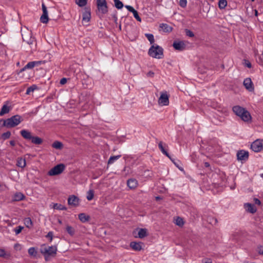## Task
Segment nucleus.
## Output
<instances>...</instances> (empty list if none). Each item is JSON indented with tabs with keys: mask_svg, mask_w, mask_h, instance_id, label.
Here are the masks:
<instances>
[{
	"mask_svg": "<svg viewBox=\"0 0 263 263\" xmlns=\"http://www.w3.org/2000/svg\"><path fill=\"white\" fill-rule=\"evenodd\" d=\"M54 208L55 209L59 210H66L67 208L64 205H63L61 204L56 203L54 205Z\"/></svg>",
	"mask_w": 263,
	"mask_h": 263,
	"instance_id": "obj_42",
	"label": "nucleus"
},
{
	"mask_svg": "<svg viewBox=\"0 0 263 263\" xmlns=\"http://www.w3.org/2000/svg\"><path fill=\"white\" fill-rule=\"evenodd\" d=\"M91 12L90 8L86 7L84 9L82 14V23L83 25H87L90 20Z\"/></svg>",
	"mask_w": 263,
	"mask_h": 263,
	"instance_id": "obj_8",
	"label": "nucleus"
},
{
	"mask_svg": "<svg viewBox=\"0 0 263 263\" xmlns=\"http://www.w3.org/2000/svg\"><path fill=\"white\" fill-rule=\"evenodd\" d=\"M116 109H122L125 108V101L123 100H116V103L114 104Z\"/></svg>",
	"mask_w": 263,
	"mask_h": 263,
	"instance_id": "obj_17",
	"label": "nucleus"
},
{
	"mask_svg": "<svg viewBox=\"0 0 263 263\" xmlns=\"http://www.w3.org/2000/svg\"><path fill=\"white\" fill-rule=\"evenodd\" d=\"M41 253L44 255L45 260H48L49 256H55L57 252L56 246H47L45 244L41 246L40 249Z\"/></svg>",
	"mask_w": 263,
	"mask_h": 263,
	"instance_id": "obj_2",
	"label": "nucleus"
},
{
	"mask_svg": "<svg viewBox=\"0 0 263 263\" xmlns=\"http://www.w3.org/2000/svg\"><path fill=\"white\" fill-rule=\"evenodd\" d=\"M37 89V86L36 85H32L29 88H28L26 91V94H30V92H33V91Z\"/></svg>",
	"mask_w": 263,
	"mask_h": 263,
	"instance_id": "obj_45",
	"label": "nucleus"
},
{
	"mask_svg": "<svg viewBox=\"0 0 263 263\" xmlns=\"http://www.w3.org/2000/svg\"><path fill=\"white\" fill-rule=\"evenodd\" d=\"M257 252L259 254L263 255V246H258L257 247Z\"/></svg>",
	"mask_w": 263,
	"mask_h": 263,
	"instance_id": "obj_53",
	"label": "nucleus"
},
{
	"mask_svg": "<svg viewBox=\"0 0 263 263\" xmlns=\"http://www.w3.org/2000/svg\"><path fill=\"white\" fill-rule=\"evenodd\" d=\"M227 5V1L226 0H220L218 6L220 9H224Z\"/></svg>",
	"mask_w": 263,
	"mask_h": 263,
	"instance_id": "obj_39",
	"label": "nucleus"
},
{
	"mask_svg": "<svg viewBox=\"0 0 263 263\" xmlns=\"http://www.w3.org/2000/svg\"><path fill=\"white\" fill-rule=\"evenodd\" d=\"M89 216L86 215L85 213H80L79 214V218L82 222H85L89 220Z\"/></svg>",
	"mask_w": 263,
	"mask_h": 263,
	"instance_id": "obj_26",
	"label": "nucleus"
},
{
	"mask_svg": "<svg viewBox=\"0 0 263 263\" xmlns=\"http://www.w3.org/2000/svg\"><path fill=\"white\" fill-rule=\"evenodd\" d=\"M204 167H205L209 168V167H210V163H209V162H205L204 163Z\"/></svg>",
	"mask_w": 263,
	"mask_h": 263,
	"instance_id": "obj_59",
	"label": "nucleus"
},
{
	"mask_svg": "<svg viewBox=\"0 0 263 263\" xmlns=\"http://www.w3.org/2000/svg\"><path fill=\"white\" fill-rule=\"evenodd\" d=\"M21 135L27 140H30L32 138V133L28 130L23 129L20 131Z\"/></svg>",
	"mask_w": 263,
	"mask_h": 263,
	"instance_id": "obj_14",
	"label": "nucleus"
},
{
	"mask_svg": "<svg viewBox=\"0 0 263 263\" xmlns=\"http://www.w3.org/2000/svg\"><path fill=\"white\" fill-rule=\"evenodd\" d=\"M185 32L187 36L191 37L194 36V34L192 31L186 29L185 30Z\"/></svg>",
	"mask_w": 263,
	"mask_h": 263,
	"instance_id": "obj_49",
	"label": "nucleus"
},
{
	"mask_svg": "<svg viewBox=\"0 0 263 263\" xmlns=\"http://www.w3.org/2000/svg\"><path fill=\"white\" fill-rule=\"evenodd\" d=\"M121 157V155H117V156H111L108 160L107 164H111L114 163V162L119 159Z\"/></svg>",
	"mask_w": 263,
	"mask_h": 263,
	"instance_id": "obj_30",
	"label": "nucleus"
},
{
	"mask_svg": "<svg viewBox=\"0 0 263 263\" xmlns=\"http://www.w3.org/2000/svg\"><path fill=\"white\" fill-rule=\"evenodd\" d=\"M146 75L148 77L153 78L154 76V72L152 71H150L146 74Z\"/></svg>",
	"mask_w": 263,
	"mask_h": 263,
	"instance_id": "obj_56",
	"label": "nucleus"
},
{
	"mask_svg": "<svg viewBox=\"0 0 263 263\" xmlns=\"http://www.w3.org/2000/svg\"><path fill=\"white\" fill-rule=\"evenodd\" d=\"M125 8L130 12L133 13L135 18L139 22L141 21L140 17L139 16L138 12L134 8L129 5H126Z\"/></svg>",
	"mask_w": 263,
	"mask_h": 263,
	"instance_id": "obj_15",
	"label": "nucleus"
},
{
	"mask_svg": "<svg viewBox=\"0 0 263 263\" xmlns=\"http://www.w3.org/2000/svg\"><path fill=\"white\" fill-rule=\"evenodd\" d=\"M14 248L15 250H21V246L18 243L15 244Z\"/></svg>",
	"mask_w": 263,
	"mask_h": 263,
	"instance_id": "obj_58",
	"label": "nucleus"
},
{
	"mask_svg": "<svg viewBox=\"0 0 263 263\" xmlns=\"http://www.w3.org/2000/svg\"><path fill=\"white\" fill-rule=\"evenodd\" d=\"M40 62L37 61H33L28 63V64L21 70V71L25 70L26 69H32L36 65H38Z\"/></svg>",
	"mask_w": 263,
	"mask_h": 263,
	"instance_id": "obj_19",
	"label": "nucleus"
},
{
	"mask_svg": "<svg viewBox=\"0 0 263 263\" xmlns=\"http://www.w3.org/2000/svg\"><path fill=\"white\" fill-rule=\"evenodd\" d=\"M138 181L135 179H129L127 181V185L130 189H135L138 185Z\"/></svg>",
	"mask_w": 263,
	"mask_h": 263,
	"instance_id": "obj_16",
	"label": "nucleus"
},
{
	"mask_svg": "<svg viewBox=\"0 0 263 263\" xmlns=\"http://www.w3.org/2000/svg\"><path fill=\"white\" fill-rule=\"evenodd\" d=\"M68 204L69 205L76 207L79 204V199L75 195H71L68 199Z\"/></svg>",
	"mask_w": 263,
	"mask_h": 263,
	"instance_id": "obj_11",
	"label": "nucleus"
},
{
	"mask_svg": "<svg viewBox=\"0 0 263 263\" xmlns=\"http://www.w3.org/2000/svg\"><path fill=\"white\" fill-rule=\"evenodd\" d=\"M65 166L63 164H59L48 171L47 174L50 176L58 175L61 174L64 170Z\"/></svg>",
	"mask_w": 263,
	"mask_h": 263,
	"instance_id": "obj_6",
	"label": "nucleus"
},
{
	"mask_svg": "<svg viewBox=\"0 0 263 263\" xmlns=\"http://www.w3.org/2000/svg\"><path fill=\"white\" fill-rule=\"evenodd\" d=\"M58 222L60 223V224H62V221L61 219H58Z\"/></svg>",
	"mask_w": 263,
	"mask_h": 263,
	"instance_id": "obj_62",
	"label": "nucleus"
},
{
	"mask_svg": "<svg viewBox=\"0 0 263 263\" xmlns=\"http://www.w3.org/2000/svg\"><path fill=\"white\" fill-rule=\"evenodd\" d=\"M138 235L140 238L146 237L147 235V230L146 229H139Z\"/></svg>",
	"mask_w": 263,
	"mask_h": 263,
	"instance_id": "obj_24",
	"label": "nucleus"
},
{
	"mask_svg": "<svg viewBox=\"0 0 263 263\" xmlns=\"http://www.w3.org/2000/svg\"><path fill=\"white\" fill-rule=\"evenodd\" d=\"M10 136H11V132L9 131H8L6 133H3L2 135V138L4 140H6V139L9 138Z\"/></svg>",
	"mask_w": 263,
	"mask_h": 263,
	"instance_id": "obj_44",
	"label": "nucleus"
},
{
	"mask_svg": "<svg viewBox=\"0 0 263 263\" xmlns=\"http://www.w3.org/2000/svg\"><path fill=\"white\" fill-rule=\"evenodd\" d=\"M10 111V107L7 105H4L0 111V116H2L8 113Z\"/></svg>",
	"mask_w": 263,
	"mask_h": 263,
	"instance_id": "obj_28",
	"label": "nucleus"
},
{
	"mask_svg": "<svg viewBox=\"0 0 263 263\" xmlns=\"http://www.w3.org/2000/svg\"><path fill=\"white\" fill-rule=\"evenodd\" d=\"M10 144L11 146H13L15 144V142L14 140H11V141H10Z\"/></svg>",
	"mask_w": 263,
	"mask_h": 263,
	"instance_id": "obj_61",
	"label": "nucleus"
},
{
	"mask_svg": "<svg viewBox=\"0 0 263 263\" xmlns=\"http://www.w3.org/2000/svg\"><path fill=\"white\" fill-rule=\"evenodd\" d=\"M24 223L26 227L30 228L32 226V222L30 218L27 217L24 219Z\"/></svg>",
	"mask_w": 263,
	"mask_h": 263,
	"instance_id": "obj_35",
	"label": "nucleus"
},
{
	"mask_svg": "<svg viewBox=\"0 0 263 263\" xmlns=\"http://www.w3.org/2000/svg\"><path fill=\"white\" fill-rule=\"evenodd\" d=\"M232 110L234 113L239 117L245 122H251L252 117L250 112L245 108L239 105H236L233 107Z\"/></svg>",
	"mask_w": 263,
	"mask_h": 263,
	"instance_id": "obj_1",
	"label": "nucleus"
},
{
	"mask_svg": "<svg viewBox=\"0 0 263 263\" xmlns=\"http://www.w3.org/2000/svg\"><path fill=\"white\" fill-rule=\"evenodd\" d=\"M254 201L255 204H256L260 205V204H261L260 201L258 198H255L254 199Z\"/></svg>",
	"mask_w": 263,
	"mask_h": 263,
	"instance_id": "obj_57",
	"label": "nucleus"
},
{
	"mask_svg": "<svg viewBox=\"0 0 263 263\" xmlns=\"http://www.w3.org/2000/svg\"><path fill=\"white\" fill-rule=\"evenodd\" d=\"M52 146L56 149H60L63 147V144L59 141H55L53 143Z\"/></svg>",
	"mask_w": 263,
	"mask_h": 263,
	"instance_id": "obj_32",
	"label": "nucleus"
},
{
	"mask_svg": "<svg viewBox=\"0 0 263 263\" xmlns=\"http://www.w3.org/2000/svg\"><path fill=\"white\" fill-rule=\"evenodd\" d=\"M187 5V1L186 0H180L179 1V5L182 8H185Z\"/></svg>",
	"mask_w": 263,
	"mask_h": 263,
	"instance_id": "obj_50",
	"label": "nucleus"
},
{
	"mask_svg": "<svg viewBox=\"0 0 263 263\" xmlns=\"http://www.w3.org/2000/svg\"><path fill=\"white\" fill-rule=\"evenodd\" d=\"M28 253L30 256H36L37 252L34 247H31L28 250Z\"/></svg>",
	"mask_w": 263,
	"mask_h": 263,
	"instance_id": "obj_40",
	"label": "nucleus"
},
{
	"mask_svg": "<svg viewBox=\"0 0 263 263\" xmlns=\"http://www.w3.org/2000/svg\"><path fill=\"white\" fill-rule=\"evenodd\" d=\"M94 197V192L92 190H90L87 193V199L89 201L92 200Z\"/></svg>",
	"mask_w": 263,
	"mask_h": 263,
	"instance_id": "obj_38",
	"label": "nucleus"
},
{
	"mask_svg": "<svg viewBox=\"0 0 263 263\" xmlns=\"http://www.w3.org/2000/svg\"><path fill=\"white\" fill-rule=\"evenodd\" d=\"M23 229V227L19 226L14 229V231L15 232L16 235H18L21 232Z\"/></svg>",
	"mask_w": 263,
	"mask_h": 263,
	"instance_id": "obj_48",
	"label": "nucleus"
},
{
	"mask_svg": "<svg viewBox=\"0 0 263 263\" xmlns=\"http://www.w3.org/2000/svg\"><path fill=\"white\" fill-rule=\"evenodd\" d=\"M159 148L160 149L161 152L165 155L167 157H168L170 160H172V158L170 154L167 153V152L165 150L164 147L163 145V142L160 141L158 143Z\"/></svg>",
	"mask_w": 263,
	"mask_h": 263,
	"instance_id": "obj_18",
	"label": "nucleus"
},
{
	"mask_svg": "<svg viewBox=\"0 0 263 263\" xmlns=\"http://www.w3.org/2000/svg\"><path fill=\"white\" fill-rule=\"evenodd\" d=\"M245 206L247 210L251 213H254L256 211V209L254 205L251 203H246Z\"/></svg>",
	"mask_w": 263,
	"mask_h": 263,
	"instance_id": "obj_21",
	"label": "nucleus"
},
{
	"mask_svg": "<svg viewBox=\"0 0 263 263\" xmlns=\"http://www.w3.org/2000/svg\"><path fill=\"white\" fill-rule=\"evenodd\" d=\"M26 165L25 159L18 158L17 160L16 165L18 167L24 168Z\"/></svg>",
	"mask_w": 263,
	"mask_h": 263,
	"instance_id": "obj_25",
	"label": "nucleus"
},
{
	"mask_svg": "<svg viewBox=\"0 0 263 263\" xmlns=\"http://www.w3.org/2000/svg\"><path fill=\"white\" fill-rule=\"evenodd\" d=\"M251 148L255 152H259L263 149V140H256L251 145Z\"/></svg>",
	"mask_w": 263,
	"mask_h": 263,
	"instance_id": "obj_9",
	"label": "nucleus"
},
{
	"mask_svg": "<svg viewBox=\"0 0 263 263\" xmlns=\"http://www.w3.org/2000/svg\"><path fill=\"white\" fill-rule=\"evenodd\" d=\"M207 220L212 224H216L217 223V219L214 217H209Z\"/></svg>",
	"mask_w": 263,
	"mask_h": 263,
	"instance_id": "obj_46",
	"label": "nucleus"
},
{
	"mask_svg": "<svg viewBox=\"0 0 263 263\" xmlns=\"http://www.w3.org/2000/svg\"><path fill=\"white\" fill-rule=\"evenodd\" d=\"M66 231L67 232V233L70 235V236H73L74 233H75V231L74 230V229L70 226H67L66 227Z\"/></svg>",
	"mask_w": 263,
	"mask_h": 263,
	"instance_id": "obj_36",
	"label": "nucleus"
},
{
	"mask_svg": "<svg viewBox=\"0 0 263 263\" xmlns=\"http://www.w3.org/2000/svg\"><path fill=\"white\" fill-rule=\"evenodd\" d=\"M157 103L159 106H166L169 104V100H157Z\"/></svg>",
	"mask_w": 263,
	"mask_h": 263,
	"instance_id": "obj_31",
	"label": "nucleus"
},
{
	"mask_svg": "<svg viewBox=\"0 0 263 263\" xmlns=\"http://www.w3.org/2000/svg\"><path fill=\"white\" fill-rule=\"evenodd\" d=\"M115 3V6L118 9H120L123 8V4L119 0H113Z\"/></svg>",
	"mask_w": 263,
	"mask_h": 263,
	"instance_id": "obj_33",
	"label": "nucleus"
},
{
	"mask_svg": "<svg viewBox=\"0 0 263 263\" xmlns=\"http://www.w3.org/2000/svg\"><path fill=\"white\" fill-rule=\"evenodd\" d=\"M22 118L19 115H14L6 120H2L1 122H3V126L7 128H12L18 125L22 121Z\"/></svg>",
	"mask_w": 263,
	"mask_h": 263,
	"instance_id": "obj_3",
	"label": "nucleus"
},
{
	"mask_svg": "<svg viewBox=\"0 0 263 263\" xmlns=\"http://www.w3.org/2000/svg\"><path fill=\"white\" fill-rule=\"evenodd\" d=\"M172 161L174 163V164L180 170H182L183 169L182 168H180L179 167V166L177 165V164L174 162V160L172 159Z\"/></svg>",
	"mask_w": 263,
	"mask_h": 263,
	"instance_id": "obj_60",
	"label": "nucleus"
},
{
	"mask_svg": "<svg viewBox=\"0 0 263 263\" xmlns=\"http://www.w3.org/2000/svg\"><path fill=\"white\" fill-rule=\"evenodd\" d=\"M145 36L148 39V40L149 41L150 43L151 44H153L155 42L154 35L152 34H148L146 33L145 34Z\"/></svg>",
	"mask_w": 263,
	"mask_h": 263,
	"instance_id": "obj_43",
	"label": "nucleus"
},
{
	"mask_svg": "<svg viewBox=\"0 0 263 263\" xmlns=\"http://www.w3.org/2000/svg\"><path fill=\"white\" fill-rule=\"evenodd\" d=\"M3 186V184L0 183V189H2Z\"/></svg>",
	"mask_w": 263,
	"mask_h": 263,
	"instance_id": "obj_63",
	"label": "nucleus"
},
{
	"mask_svg": "<svg viewBox=\"0 0 263 263\" xmlns=\"http://www.w3.org/2000/svg\"><path fill=\"white\" fill-rule=\"evenodd\" d=\"M30 140L33 144L36 145L41 144L43 141L42 138L37 136H32Z\"/></svg>",
	"mask_w": 263,
	"mask_h": 263,
	"instance_id": "obj_22",
	"label": "nucleus"
},
{
	"mask_svg": "<svg viewBox=\"0 0 263 263\" xmlns=\"http://www.w3.org/2000/svg\"><path fill=\"white\" fill-rule=\"evenodd\" d=\"M175 223L177 225V226H178L179 227H182L183 226L184 224V222H183V219L181 218V217H177L176 219H175Z\"/></svg>",
	"mask_w": 263,
	"mask_h": 263,
	"instance_id": "obj_34",
	"label": "nucleus"
},
{
	"mask_svg": "<svg viewBox=\"0 0 263 263\" xmlns=\"http://www.w3.org/2000/svg\"><path fill=\"white\" fill-rule=\"evenodd\" d=\"M160 27L163 31L166 32H170L172 30V27L166 24H162L160 25Z\"/></svg>",
	"mask_w": 263,
	"mask_h": 263,
	"instance_id": "obj_27",
	"label": "nucleus"
},
{
	"mask_svg": "<svg viewBox=\"0 0 263 263\" xmlns=\"http://www.w3.org/2000/svg\"><path fill=\"white\" fill-rule=\"evenodd\" d=\"M47 238H49L50 242H51L52 240V237H53V233L52 232H49L47 235L46 236Z\"/></svg>",
	"mask_w": 263,
	"mask_h": 263,
	"instance_id": "obj_51",
	"label": "nucleus"
},
{
	"mask_svg": "<svg viewBox=\"0 0 263 263\" xmlns=\"http://www.w3.org/2000/svg\"><path fill=\"white\" fill-rule=\"evenodd\" d=\"M149 56L154 58L161 59L163 56V50L158 45H152L148 50Z\"/></svg>",
	"mask_w": 263,
	"mask_h": 263,
	"instance_id": "obj_4",
	"label": "nucleus"
},
{
	"mask_svg": "<svg viewBox=\"0 0 263 263\" xmlns=\"http://www.w3.org/2000/svg\"><path fill=\"white\" fill-rule=\"evenodd\" d=\"M170 95L165 91L161 92L160 97L159 99H168Z\"/></svg>",
	"mask_w": 263,
	"mask_h": 263,
	"instance_id": "obj_47",
	"label": "nucleus"
},
{
	"mask_svg": "<svg viewBox=\"0 0 263 263\" xmlns=\"http://www.w3.org/2000/svg\"><path fill=\"white\" fill-rule=\"evenodd\" d=\"M97 9L101 14H106L108 12V7L106 0L97 1Z\"/></svg>",
	"mask_w": 263,
	"mask_h": 263,
	"instance_id": "obj_7",
	"label": "nucleus"
},
{
	"mask_svg": "<svg viewBox=\"0 0 263 263\" xmlns=\"http://www.w3.org/2000/svg\"><path fill=\"white\" fill-rule=\"evenodd\" d=\"M40 21L42 23L45 24L48 22V12L43 13L40 17Z\"/></svg>",
	"mask_w": 263,
	"mask_h": 263,
	"instance_id": "obj_29",
	"label": "nucleus"
},
{
	"mask_svg": "<svg viewBox=\"0 0 263 263\" xmlns=\"http://www.w3.org/2000/svg\"><path fill=\"white\" fill-rule=\"evenodd\" d=\"M243 85L249 91H251L253 90V84L250 78L246 79L243 81Z\"/></svg>",
	"mask_w": 263,
	"mask_h": 263,
	"instance_id": "obj_12",
	"label": "nucleus"
},
{
	"mask_svg": "<svg viewBox=\"0 0 263 263\" xmlns=\"http://www.w3.org/2000/svg\"><path fill=\"white\" fill-rule=\"evenodd\" d=\"M25 196L21 192H17L13 196V200L14 201H18L23 200Z\"/></svg>",
	"mask_w": 263,
	"mask_h": 263,
	"instance_id": "obj_23",
	"label": "nucleus"
},
{
	"mask_svg": "<svg viewBox=\"0 0 263 263\" xmlns=\"http://www.w3.org/2000/svg\"><path fill=\"white\" fill-rule=\"evenodd\" d=\"M243 64H244L245 66H246V67H247L249 68H251V66H252L251 64L248 60H244Z\"/></svg>",
	"mask_w": 263,
	"mask_h": 263,
	"instance_id": "obj_52",
	"label": "nucleus"
},
{
	"mask_svg": "<svg viewBox=\"0 0 263 263\" xmlns=\"http://www.w3.org/2000/svg\"><path fill=\"white\" fill-rule=\"evenodd\" d=\"M10 256L9 254H7L4 249H0V257L5 258H8Z\"/></svg>",
	"mask_w": 263,
	"mask_h": 263,
	"instance_id": "obj_41",
	"label": "nucleus"
},
{
	"mask_svg": "<svg viewBox=\"0 0 263 263\" xmlns=\"http://www.w3.org/2000/svg\"><path fill=\"white\" fill-rule=\"evenodd\" d=\"M237 157L238 160L245 161L248 159L249 153L245 150L239 151L237 152Z\"/></svg>",
	"mask_w": 263,
	"mask_h": 263,
	"instance_id": "obj_10",
	"label": "nucleus"
},
{
	"mask_svg": "<svg viewBox=\"0 0 263 263\" xmlns=\"http://www.w3.org/2000/svg\"><path fill=\"white\" fill-rule=\"evenodd\" d=\"M22 35L24 42H26L30 46H35V41L34 38L32 37V32L27 28L22 30Z\"/></svg>",
	"mask_w": 263,
	"mask_h": 263,
	"instance_id": "obj_5",
	"label": "nucleus"
},
{
	"mask_svg": "<svg viewBox=\"0 0 263 263\" xmlns=\"http://www.w3.org/2000/svg\"><path fill=\"white\" fill-rule=\"evenodd\" d=\"M67 81V79L66 78H63L61 79L60 83L61 85H64L66 83Z\"/></svg>",
	"mask_w": 263,
	"mask_h": 263,
	"instance_id": "obj_54",
	"label": "nucleus"
},
{
	"mask_svg": "<svg viewBox=\"0 0 263 263\" xmlns=\"http://www.w3.org/2000/svg\"><path fill=\"white\" fill-rule=\"evenodd\" d=\"M203 263H212L211 261H206L205 262H203Z\"/></svg>",
	"mask_w": 263,
	"mask_h": 263,
	"instance_id": "obj_64",
	"label": "nucleus"
},
{
	"mask_svg": "<svg viewBox=\"0 0 263 263\" xmlns=\"http://www.w3.org/2000/svg\"><path fill=\"white\" fill-rule=\"evenodd\" d=\"M42 10H43V13L48 12L47 8L44 4H42Z\"/></svg>",
	"mask_w": 263,
	"mask_h": 263,
	"instance_id": "obj_55",
	"label": "nucleus"
},
{
	"mask_svg": "<svg viewBox=\"0 0 263 263\" xmlns=\"http://www.w3.org/2000/svg\"><path fill=\"white\" fill-rule=\"evenodd\" d=\"M87 0H76V3L80 7H84L87 4Z\"/></svg>",
	"mask_w": 263,
	"mask_h": 263,
	"instance_id": "obj_37",
	"label": "nucleus"
},
{
	"mask_svg": "<svg viewBox=\"0 0 263 263\" xmlns=\"http://www.w3.org/2000/svg\"><path fill=\"white\" fill-rule=\"evenodd\" d=\"M130 247L135 251H140L142 249L140 242H131L130 243Z\"/></svg>",
	"mask_w": 263,
	"mask_h": 263,
	"instance_id": "obj_20",
	"label": "nucleus"
},
{
	"mask_svg": "<svg viewBox=\"0 0 263 263\" xmlns=\"http://www.w3.org/2000/svg\"><path fill=\"white\" fill-rule=\"evenodd\" d=\"M173 46L174 48L177 50H183L185 49V45L184 43L182 41L176 42L175 41L173 43Z\"/></svg>",
	"mask_w": 263,
	"mask_h": 263,
	"instance_id": "obj_13",
	"label": "nucleus"
}]
</instances>
